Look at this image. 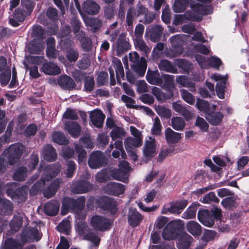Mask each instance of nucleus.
I'll return each instance as SVG.
<instances>
[{
    "instance_id": "1",
    "label": "nucleus",
    "mask_w": 249,
    "mask_h": 249,
    "mask_svg": "<svg viewBox=\"0 0 249 249\" xmlns=\"http://www.w3.org/2000/svg\"><path fill=\"white\" fill-rule=\"evenodd\" d=\"M86 199L84 196H80L76 199L71 198H65L62 206L61 213L65 215L68 211L71 210L76 213V218L79 220L84 219L86 215L81 211L85 206Z\"/></svg>"
},
{
    "instance_id": "2",
    "label": "nucleus",
    "mask_w": 249,
    "mask_h": 249,
    "mask_svg": "<svg viewBox=\"0 0 249 249\" xmlns=\"http://www.w3.org/2000/svg\"><path fill=\"white\" fill-rule=\"evenodd\" d=\"M60 165L58 163L49 165L44 167L42 164H40L38 169L39 171L43 170V172L40 180L35 183L32 187L31 192L35 191H37L43 188L46 181H48L53 178L56 177L60 172Z\"/></svg>"
},
{
    "instance_id": "3",
    "label": "nucleus",
    "mask_w": 249,
    "mask_h": 249,
    "mask_svg": "<svg viewBox=\"0 0 249 249\" xmlns=\"http://www.w3.org/2000/svg\"><path fill=\"white\" fill-rule=\"evenodd\" d=\"M221 215V211L218 208H213L211 212L204 210L198 212L197 217L199 221L204 225L211 227L213 226L214 219H219Z\"/></svg>"
},
{
    "instance_id": "4",
    "label": "nucleus",
    "mask_w": 249,
    "mask_h": 249,
    "mask_svg": "<svg viewBox=\"0 0 249 249\" xmlns=\"http://www.w3.org/2000/svg\"><path fill=\"white\" fill-rule=\"evenodd\" d=\"M190 7L191 9L186 11L188 19L192 21H200L202 16L209 14L206 6L194 0H190Z\"/></svg>"
},
{
    "instance_id": "5",
    "label": "nucleus",
    "mask_w": 249,
    "mask_h": 249,
    "mask_svg": "<svg viewBox=\"0 0 249 249\" xmlns=\"http://www.w3.org/2000/svg\"><path fill=\"white\" fill-rule=\"evenodd\" d=\"M129 56V60L132 63V69L138 75L143 76L147 67L145 59L143 57L140 59L138 53L136 52L130 53Z\"/></svg>"
},
{
    "instance_id": "6",
    "label": "nucleus",
    "mask_w": 249,
    "mask_h": 249,
    "mask_svg": "<svg viewBox=\"0 0 249 249\" xmlns=\"http://www.w3.org/2000/svg\"><path fill=\"white\" fill-rule=\"evenodd\" d=\"M24 148L22 144L17 143L11 144L4 151V156L8 159L10 165H13L18 161Z\"/></svg>"
},
{
    "instance_id": "7",
    "label": "nucleus",
    "mask_w": 249,
    "mask_h": 249,
    "mask_svg": "<svg viewBox=\"0 0 249 249\" xmlns=\"http://www.w3.org/2000/svg\"><path fill=\"white\" fill-rule=\"evenodd\" d=\"M110 178L124 183L128 181V173L130 171L128 163L124 160L121 161L119 164V169L109 168Z\"/></svg>"
},
{
    "instance_id": "8",
    "label": "nucleus",
    "mask_w": 249,
    "mask_h": 249,
    "mask_svg": "<svg viewBox=\"0 0 249 249\" xmlns=\"http://www.w3.org/2000/svg\"><path fill=\"white\" fill-rule=\"evenodd\" d=\"M112 67L115 69L116 77L118 81L120 82L121 79H124V72L121 61L117 58H113L111 67L109 68V72L110 77V84L111 85H114L116 82L114 72Z\"/></svg>"
},
{
    "instance_id": "9",
    "label": "nucleus",
    "mask_w": 249,
    "mask_h": 249,
    "mask_svg": "<svg viewBox=\"0 0 249 249\" xmlns=\"http://www.w3.org/2000/svg\"><path fill=\"white\" fill-rule=\"evenodd\" d=\"M182 227L180 221H174L167 224L162 232V237L167 240H171L177 237L178 231Z\"/></svg>"
},
{
    "instance_id": "10",
    "label": "nucleus",
    "mask_w": 249,
    "mask_h": 249,
    "mask_svg": "<svg viewBox=\"0 0 249 249\" xmlns=\"http://www.w3.org/2000/svg\"><path fill=\"white\" fill-rule=\"evenodd\" d=\"M90 224L95 230L105 231L110 228L111 221L106 217L96 215L91 217Z\"/></svg>"
},
{
    "instance_id": "11",
    "label": "nucleus",
    "mask_w": 249,
    "mask_h": 249,
    "mask_svg": "<svg viewBox=\"0 0 249 249\" xmlns=\"http://www.w3.org/2000/svg\"><path fill=\"white\" fill-rule=\"evenodd\" d=\"M171 44L174 49L171 50L167 53L166 55L170 58H173L180 55L183 52L181 47L182 39L181 36L176 35L170 38Z\"/></svg>"
},
{
    "instance_id": "12",
    "label": "nucleus",
    "mask_w": 249,
    "mask_h": 249,
    "mask_svg": "<svg viewBox=\"0 0 249 249\" xmlns=\"http://www.w3.org/2000/svg\"><path fill=\"white\" fill-rule=\"evenodd\" d=\"M106 163L104 154L99 151L93 152L90 155L88 160L89 166L92 169H97Z\"/></svg>"
},
{
    "instance_id": "13",
    "label": "nucleus",
    "mask_w": 249,
    "mask_h": 249,
    "mask_svg": "<svg viewBox=\"0 0 249 249\" xmlns=\"http://www.w3.org/2000/svg\"><path fill=\"white\" fill-rule=\"evenodd\" d=\"M41 238L37 228L33 227L24 230L21 234V240L23 244L36 240L38 241Z\"/></svg>"
},
{
    "instance_id": "14",
    "label": "nucleus",
    "mask_w": 249,
    "mask_h": 249,
    "mask_svg": "<svg viewBox=\"0 0 249 249\" xmlns=\"http://www.w3.org/2000/svg\"><path fill=\"white\" fill-rule=\"evenodd\" d=\"M211 77L214 80L218 81L215 88L217 95L219 98L223 99L227 76L214 74L212 75Z\"/></svg>"
},
{
    "instance_id": "15",
    "label": "nucleus",
    "mask_w": 249,
    "mask_h": 249,
    "mask_svg": "<svg viewBox=\"0 0 249 249\" xmlns=\"http://www.w3.org/2000/svg\"><path fill=\"white\" fill-rule=\"evenodd\" d=\"M26 15V11L20 8L16 9L13 14L9 16V23L14 27L19 26V23L24 20Z\"/></svg>"
},
{
    "instance_id": "16",
    "label": "nucleus",
    "mask_w": 249,
    "mask_h": 249,
    "mask_svg": "<svg viewBox=\"0 0 249 249\" xmlns=\"http://www.w3.org/2000/svg\"><path fill=\"white\" fill-rule=\"evenodd\" d=\"M143 154L147 158H152L157 151L155 139L151 136L148 137L143 147Z\"/></svg>"
},
{
    "instance_id": "17",
    "label": "nucleus",
    "mask_w": 249,
    "mask_h": 249,
    "mask_svg": "<svg viewBox=\"0 0 249 249\" xmlns=\"http://www.w3.org/2000/svg\"><path fill=\"white\" fill-rule=\"evenodd\" d=\"M128 222L132 227H135L140 224L143 219V216L135 209L130 208L127 213Z\"/></svg>"
},
{
    "instance_id": "18",
    "label": "nucleus",
    "mask_w": 249,
    "mask_h": 249,
    "mask_svg": "<svg viewBox=\"0 0 249 249\" xmlns=\"http://www.w3.org/2000/svg\"><path fill=\"white\" fill-rule=\"evenodd\" d=\"M92 189V185L89 181L80 180L73 184L72 192L76 194H83L90 191Z\"/></svg>"
},
{
    "instance_id": "19",
    "label": "nucleus",
    "mask_w": 249,
    "mask_h": 249,
    "mask_svg": "<svg viewBox=\"0 0 249 249\" xmlns=\"http://www.w3.org/2000/svg\"><path fill=\"white\" fill-rule=\"evenodd\" d=\"M90 118L92 124L98 128H100L103 126L105 116L101 110H95L90 112Z\"/></svg>"
},
{
    "instance_id": "20",
    "label": "nucleus",
    "mask_w": 249,
    "mask_h": 249,
    "mask_svg": "<svg viewBox=\"0 0 249 249\" xmlns=\"http://www.w3.org/2000/svg\"><path fill=\"white\" fill-rule=\"evenodd\" d=\"M65 129L73 138H77L81 132V127L77 123L66 121L64 123Z\"/></svg>"
},
{
    "instance_id": "21",
    "label": "nucleus",
    "mask_w": 249,
    "mask_h": 249,
    "mask_svg": "<svg viewBox=\"0 0 249 249\" xmlns=\"http://www.w3.org/2000/svg\"><path fill=\"white\" fill-rule=\"evenodd\" d=\"M82 9L88 14L95 15L99 13L100 6L96 2L87 0L83 3Z\"/></svg>"
},
{
    "instance_id": "22",
    "label": "nucleus",
    "mask_w": 249,
    "mask_h": 249,
    "mask_svg": "<svg viewBox=\"0 0 249 249\" xmlns=\"http://www.w3.org/2000/svg\"><path fill=\"white\" fill-rule=\"evenodd\" d=\"M27 48L31 53H39L44 50V42L41 39H34L27 44Z\"/></svg>"
},
{
    "instance_id": "23",
    "label": "nucleus",
    "mask_w": 249,
    "mask_h": 249,
    "mask_svg": "<svg viewBox=\"0 0 249 249\" xmlns=\"http://www.w3.org/2000/svg\"><path fill=\"white\" fill-rule=\"evenodd\" d=\"M41 71L48 75H57L61 72L60 67L58 65L50 62L43 64Z\"/></svg>"
},
{
    "instance_id": "24",
    "label": "nucleus",
    "mask_w": 249,
    "mask_h": 249,
    "mask_svg": "<svg viewBox=\"0 0 249 249\" xmlns=\"http://www.w3.org/2000/svg\"><path fill=\"white\" fill-rule=\"evenodd\" d=\"M181 134L176 132L171 128H167L165 130V137L168 143H178L181 138Z\"/></svg>"
},
{
    "instance_id": "25",
    "label": "nucleus",
    "mask_w": 249,
    "mask_h": 249,
    "mask_svg": "<svg viewBox=\"0 0 249 249\" xmlns=\"http://www.w3.org/2000/svg\"><path fill=\"white\" fill-rule=\"evenodd\" d=\"M59 206V203L57 200H51L45 204L44 213L48 215H55L58 212Z\"/></svg>"
},
{
    "instance_id": "26",
    "label": "nucleus",
    "mask_w": 249,
    "mask_h": 249,
    "mask_svg": "<svg viewBox=\"0 0 249 249\" xmlns=\"http://www.w3.org/2000/svg\"><path fill=\"white\" fill-rule=\"evenodd\" d=\"M43 156L46 160L52 161L56 159L57 154L55 149L52 145L48 144L43 148Z\"/></svg>"
},
{
    "instance_id": "27",
    "label": "nucleus",
    "mask_w": 249,
    "mask_h": 249,
    "mask_svg": "<svg viewBox=\"0 0 249 249\" xmlns=\"http://www.w3.org/2000/svg\"><path fill=\"white\" fill-rule=\"evenodd\" d=\"M13 209L12 203L10 201L0 199V213L2 215H10L12 213Z\"/></svg>"
},
{
    "instance_id": "28",
    "label": "nucleus",
    "mask_w": 249,
    "mask_h": 249,
    "mask_svg": "<svg viewBox=\"0 0 249 249\" xmlns=\"http://www.w3.org/2000/svg\"><path fill=\"white\" fill-rule=\"evenodd\" d=\"M193 238L188 233L183 234L179 238L177 246L179 249H187L193 241Z\"/></svg>"
},
{
    "instance_id": "29",
    "label": "nucleus",
    "mask_w": 249,
    "mask_h": 249,
    "mask_svg": "<svg viewBox=\"0 0 249 249\" xmlns=\"http://www.w3.org/2000/svg\"><path fill=\"white\" fill-rule=\"evenodd\" d=\"M176 81L179 85V87L189 88V90L192 92L196 91L195 83L189 80L185 76H178L176 78Z\"/></svg>"
},
{
    "instance_id": "30",
    "label": "nucleus",
    "mask_w": 249,
    "mask_h": 249,
    "mask_svg": "<svg viewBox=\"0 0 249 249\" xmlns=\"http://www.w3.org/2000/svg\"><path fill=\"white\" fill-rule=\"evenodd\" d=\"M174 76L169 74H163L161 76L162 82V85L160 86L163 89L171 91L175 87L174 85Z\"/></svg>"
},
{
    "instance_id": "31",
    "label": "nucleus",
    "mask_w": 249,
    "mask_h": 249,
    "mask_svg": "<svg viewBox=\"0 0 249 249\" xmlns=\"http://www.w3.org/2000/svg\"><path fill=\"white\" fill-rule=\"evenodd\" d=\"M103 204H101L104 209L109 211L112 214L116 212V202L111 198L107 197H103L101 198Z\"/></svg>"
},
{
    "instance_id": "32",
    "label": "nucleus",
    "mask_w": 249,
    "mask_h": 249,
    "mask_svg": "<svg viewBox=\"0 0 249 249\" xmlns=\"http://www.w3.org/2000/svg\"><path fill=\"white\" fill-rule=\"evenodd\" d=\"M142 140L141 138L128 137L124 142L125 147L126 150L135 149V147H139L142 145Z\"/></svg>"
},
{
    "instance_id": "33",
    "label": "nucleus",
    "mask_w": 249,
    "mask_h": 249,
    "mask_svg": "<svg viewBox=\"0 0 249 249\" xmlns=\"http://www.w3.org/2000/svg\"><path fill=\"white\" fill-rule=\"evenodd\" d=\"M116 48L118 54L120 55L129 49V43L120 36L116 42Z\"/></svg>"
},
{
    "instance_id": "34",
    "label": "nucleus",
    "mask_w": 249,
    "mask_h": 249,
    "mask_svg": "<svg viewBox=\"0 0 249 249\" xmlns=\"http://www.w3.org/2000/svg\"><path fill=\"white\" fill-rule=\"evenodd\" d=\"M188 231L194 236L199 235L201 232L200 225L196 221H190L186 224Z\"/></svg>"
},
{
    "instance_id": "35",
    "label": "nucleus",
    "mask_w": 249,
    "mask_h": 249,
    "mask_svg": "<svg viewBox=\"0 0 249 249\" xmlns=\"http://www.w3.org/2000/svg\"><path fill=\"white\" fill-rule=\"evenodd\" d=\"M60 182L57 179L54 180L50 186L45 190L44 192V196L45 197L50 198L53 196L56 193L59 186Z\"/></svg>"
},
{
    "instance_id": "36",
    "label": "nucleus",
    "mask_w": 249,
    "mask_h": 249,
    "mask_svg": "<svg viewBox=\"0 0 249 249\" xmlns=\"http://www.w3.org/2000/svg\"><path fill=\"white\" fill-rule=\"evenodd\" d=\"M184 120L180 117H173L171 119L170 125L177 131H182L185 126Z\"/></svg>"
},
{
    "instance_id": "37",
    "label": "nucleus",
    "mask_w": 249,
    "mask_h": 249,
    "mask_svg": "<svg viewBox=\"0 0 249 249\" xmlns=\"http://www.w3.org/2000/svg\"><path fill=\"white\" fill-rule=\"evenodd\" d=\"M59 85L64 89H72L74 85L73 80L67 75L62 76L58 80Z\"/></svg>"
},
{
    "instance_id": "38",
    "label": "nucleus",
    "mask_w": 249,
    "mask_h": 249,
    "mask_svg": "<svg viewBox=\"0 0 249 249\" xmlns=\"http://www.w3.org/2000/svg\"><path fill=\"white\" fill-rule=\"evenodd\" d=\"M147 81L151 84L161 86L162 82L161 77H160L159 74L155 71H150L149 70L146 75Z\"/></svg>"
},
{
    "instance_id": "39",
    "label": "nucleus",
    "mask_w": 249,
    "mask_h": 249,
    "mask_svg": "<svg viewBox=\"0 0 249 249\" xmlns=\"http://www.w3.org/2000/svg\"><path fill=\"white\" fill-rule=\"evenodd\" d=\"M77 39L81 43L82 48L86 51H89L92 47L91 39L89 37H86L82 32L79 33L77 36Z\"/></svg>"
},
{
    "instance_id": "40",
    "label": "nucleus",
    "mask_w": 249,
    "mask_h": 249,
    "mask_svg": "<svg viewBox=\"0 0 249 249\" xmlns=\"http://www.w3.org/2000/svg\"><path fill=\"white\" fill-rule=\"evenodd\" d=\"M159 67L160 70L167 72L176 73L177 69L172 63L166 60H161L159 64Z\"/></svg>"
},
{
    "instance_id": "41",
    "label": "nucleus",
    "mask_w": 249,
    "mask_h": 249,
    "mask_svg": "<svg viewBox=\"0 0 249 249\" xmlns=\"http://www.w3.org/2000/svg\"><path fill=\"white\" fill-rule=\"evenodd\" d=\"M85 23L87 25L90 27V30L93 32H96L99 29L102 24V21L95 18H89L85 20Z\"/></svg>"
},
{
    "instance_id": "42",
    "label": "nucleus",
    "mask_w": 249,
    "mask_h": 249,
    "mask_svg": "<svg viewBox=\"0 0 249 249\" xmlns=\"http://www.w3.org/2000/svg\"><path fill=\"white\" fill-rule=\"evenodd\" d=\"M28 172L27 168L24 166L18 167L13 174V178L15 180L22 181L27 177Z\"/></svg>"
},
{
    "instance_id": "43",
    "label": "nucleus",
    "mask_w": 249,
    "mask_h": 249,
    "mask_svg": "<svg viewBox=\"0 0 249 249\" xmlns=\"http://www.w3.org/2000/svg\"><path fill=\"white\" fill-rule=\"evenodd\" d=\"M187 205V201L181 200L172 204L170 206L171 213H179L182 210L185 208Z\"/></svg>"
},
{
    "instance_id": "44",
    "label": "nucleus",
    "mask_w": 249,
    "mask_h": 249,
    "mask_svg": "<svg viewBox=\"0 0 249 249\" xmlns=\"http://www.w3.org/2000/svg\"><path fill=\"white\" fill-rule=\"evenodd\" d=\"M206 86L209 90H207L205 87L200 88L199 89V93L203 98L211 97L212 94H214V85L210 83V82H206Z\"/></svg>"
},
{
    "instance_id": "45",
    "label": "nucleus",
    "mask_w": 249,
    "mask_h": 249,
    "mask_svg": "<svg viewBox=\"0 0 249 249\" xmlns=\"http://www.w3.org/2000/svg\"><path fill=\"white\" fill-rule=\"evenodd\" d=\"M206 118L212 125H217L221 121L223 115L220 112H213L207 115Z\"/></svg>"
},
{
    "instance_id": "46",
    "label": "nucleus",
    "mask_w": 249,
    "mask_h": 249,
    "mask_svg": "<svg viewBox=\"0 0 249 249\" xmlns=\"http://www.w3.org/2000/svg\"><path fill=\"white\" fill-rule=\"evenodd\" d=\"M163 28L160 25H156L154 26L152 30V32L150 35V39L153 42H157L160 37Z\"/></svg>"
},
{
    "instance_id": "47",
    "label": "nucleus",
    "mask_w": 249,
    "mask_h": 249,
    "mask_svg": "<svg viewBox=\"0 0 249 249\" xmlns=\"http://www.w3.org/2000/svg\"><path fill=\"white\" fill-rule=\"evenodd\" d=\"M24 245L21 241L19 243L12 238L7 239L5 242V248L7 249H20Z\"/></svg>"
},
{
    "instance_id": "48",
    "label": "nucleus",
    "mask_w": 249,
    "mask_h": 249,
    "mask_svg": "<svg viewBox=\"0 0 249 249\" xmlns=\"http://www.w3.org/2000/svg\"><path fill=\"white\" fill-rule=\"evenodd\" d=\"M125 132L124 128L119 126H115L112 130L110 134L112 140L115 141L117 139H122L125 135Z\"/></svg>"
},
{
    "instance_id": "49",
    "label": "nucleus",
    "mask_w": 249,
    "mask_h": 249,
    "mask_svg": "<svg viewBox=\"0 0 249 249\" xmlns=\"http://www.w3.org/2000/svg\"><path fill=\"white\" fill-rule=\"evenodd\" d=\"M109 171V168L105 169L98 173L96 176V180L98 182H105L110 179V176Z\"/></svg>"
},
{
    "instance_id": "50",
    "label": "nucleus",
    "mask_w": 249,
    "mask_h": 249,
    "mask_svg": "<svg viewBox=\"0 0 249 249\" xmlns=\"http://www.w3.org/2000/svg\"><path fill=\"white\" fill-rule=\"evenodd\" d=\"M108 186L112 188V194L115 196H118L124 193V186L119 183L111 182Z\"/></svg>"
},
{
    "instance_id": "51",
    "label": "nucleus",
    "mask_w": 249,
    "mask_h": 249,
    "mask_svg": "<svg viewBox=\"0 0 249 249\" xmlns=\"http://www.w3.org/2000/svg\"><path fill=\"white\" fill-rule=\"evenodd\" d=\"M155 110L158 115L164 118L168 119L172 115L171 110L163 106H158L155 107Z\"/></svg>"
},
{
    "instance_id": "52",
    "label": "nucleus",
    "mask_w": 249,
    "mask_h": 249,
    "mask_svg": "<svg viewBox=\"0 0 249 249\" xmlns=\"http://www.w3.org/2000/svg\"><path fill=\"white\" fill-rule=\"evenodd\" d=\"M53 141L59 144H66L68 142L65 136L60 132H54L52 135Z\"/></svg>"
},
{
    "instance_id": "53",
    "label": "nucleus",
    "mask_w": 249,
    "mask_h": 249,
    "mask_svg": "<svg viewBox=\"0 0 249 249\" xmlns=\"http://www.w3.org/2000/svg\"><path fill=\"white\" fill-rule=\"evenodd\" d=\"M180 92L181 96L184 101L190 105L194 104L195 97L191 93L184 89H181Z\"/></svg>"
},
{
    "instance_id": "54",
    "label": "nucleus",
    "mask_w": 249,
    "mask_h": 249,
    "mask_svg": "<svg viewBox=\"0 0 249 249\" xmlns=\"http://www.w3.org/2000/svg\"><path fill=\"white\" fill-rule=\"evenodd\" d=\"M162 128V127L160 119L158 117H155L154 120L153 126L151 128L152 134L155 136L160 135Z\"/></svg>"
},
{
    "instance_id": "55",
    "label": "nucleus",
    "mask_w": 249,
    "mask_h": 249,
    "mask_svg": "<svg viewBox=\"0 0 249 249\" xmlns=\"http://www.w3.org/2000/svg\"><path fill=\"white\" fill-rule=\"evenodd\" d=\"M133 8H130L127 11L126 14V29L130 34L133 33Z\"/></svg>"
},
{
    "instance_id": "56",
    "label": "nucleus",
    "mask_w": 249,
    "mask_h": 249,
    "mask_svg": "<svg viewBox=\"0 0 249 249\" xmlns=\"http://www.w3.org/2000/svg\"><path fill=\"white\" fill-rule=\"evenodd\" d=\"M83 239L90 241L94 243L95 246H98L100 241L99 237L97 234L94 232L88 231L83 237Z\"/></svg>"
},
{
    "instance_id": "57",
    "label": "nucleus",
    "mask_w": 249,
    "mask_h": 249,
    "mask_svg": "<svg viewBox=\"0 0 249 249\" xmlns=\"http://www.w3.org/2000/svg\"><path fill=\"white\" fill-rule=\"evenodd\" d=\"M89 229L88 226L86 224V223L82 221L77 222L76 224V231L83 238L89 231Z\"/></svg>"
},
{
    "instance_id": "58",
    "label": "nucleus",
    "mask_w": 249,
    "mask_h": 249,
    "mask_svg": "<svg viewBox=\"0 0 249 249\" xmlns=\"http://www.w3.org/2000/svg\"><path fill=\"white\" fill-rule=\"evenodd\" d=\"M197 209L196 206L189 207L182 213V217L184 219H188L195 217Z\"/></svg>"
},
{
    "instance_id": "59",
    "label": "nucleus",
    "mask_w": 249,
    "mask_h": 249,
    "mask_svg": "<svg viewBox=\"0 0 249 249\" xmlns=\"http://www.w3.org/2000/svg\"><path fill=\"white\" fill-rule=\"evenodd\" d=\"M135 45L140 51L143 52L144 53H147L150 51V49L142 39H135Z\"/></svg>"
},
{
    "instance_id": "60",
    "label": "nucleus",
    "mask_w": 249,
    "mask_h": 249,
    "mask_svg": "<svg viewBox=\"0 0 249 249\" xmlns=\"http://www.w3.org/2000/svg\"><path fill=\"white\" fill-rule=\"evenodd\" d=\"M22 225V220L20 217H15L11 221L10 227L12 230L17 231Z\"/></svg>"
},
{
    "instance_id": "61",
    "label": "nucleus",
    "mask_w": 249,
    "mask_h": 249,
    "mask_svg": "<svg viewBox=\"0 0 249 249\" xmlns=\"http://www.w3.org/2000/svg\"><path fill=\"white\" fill-rule=\"evenodd\" d=\"M195 125L199 128V129L203 132H206L208 130L209 125L206 121L202 118L197 117L195 123Z\"/></svg>"
},
{
    "instance_id": "62",
    "label": "nucleus",
    "mask_w": 249,
    "mask_h": 249,
    "mask_svg": "<svg viewBox=\"0 0 249 249\" xmlns=\"http://www.w3.org/2000/svg\"><path fill=\"white\" fill-rule=\"evenodd\" d=\"M152 93L156 99L160 101L163 102L166 99L164 93L157 87H154L152 89Z\"/></svg>"
},
{
    "instance_id": "63",
    "label": "nucleus",
    "mask_w": 249,
    "mask_h": 249,
    "mask_svg": "<svg viewBox=\"0 0 249 249\" xmlns=\"http://www.w3.org/2000/svg\"><path fill=\"white\" fill-rule=\"evenodd\" d=\"M116 13L115 8L112 5H108L105 7L104 15L106 18L111 19Z\"/></svg>"
},
{
    "instance_id": "64",
    "label": "nucleus",
    "mask_w": 249,
    "mask_h": 249,
    "mask_svg": "<svg viewBox=\"0 0 249 249\" xmlns=\"http://www.w3.org/2000/svg\"><path fill=\"white\" fill-rule=\"evenodd\" d=\"M70 222L68 219L63 220L57 227V230L61 232L68 233L70 229Z\"/></svg>"
}]
</instances>
